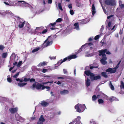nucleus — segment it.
<instances>
[{
    "mask_svg": "<svg viewBox=\"0 0 124 124\" xmlns=\"http://www.w3.org/2000/svg\"><path fill=\"white\" fill-rule=\"evenodd\" d=\"M77 57V56L75 54H73L70 55L68 56L67 57L64 58L63 60L61 59L57 63V64L59 65H60L63 62L66 61L67 60L69 61H70L71 59L76 58Z\"/></svg>",
    "mask_w": 124,
    "mask_h": 124,
    "instance_id": "1",
    "label": "nucleus"
},
{
    "mask_svg": "<svg viewBox=\"0 0 124 124\" xmlns=\"http://www.w3.org/2000/svg\"><path fill=\"white\" fill-rule=\"evenodd\" d=\"M51 37V36H48V38L42 44V45L44 47H45L52 45L53 43V41L52 40H51L49 39Z\"/></svg>",
    "mask_w": 124,
    "mask_h": 124,
    "instance_id": "2",
    "label": "nucleus"
},
{
    "mask_svg": "<svg viewBox=\"0 0 124 124\" xmlns=\"http://www.w3.org/2000/svg\"><path fill=\"white\" fill-rule=\"evenodd\" d=\"M99 52V56H106V55L105 54L106 53L107 54H110L111 53L107 49H102L98 51Z\"/></svg>",
    "mask_w": 124,
    "mask_h": 124,
    "instance_id": "3",
    "label": "nucleus"
},
{
    "mask_svg": "<svg viewBox=\"0 0 124 124\" xmlns=\"http://www.w3.org/2000/svg\"><path fill=\"white\" fill-rule=\"evenodd\" d=\"M104 3L106 4L108 6H114L116 4L115 0H105Z\"/></svg>",
    "mask_w": 124,
    "mask_h": 124,
    "instance_id": "4",
    "label": "nucleus"
},
{
    "mask_svg": "<svg viewBox=\"0 0 124 124\" xmlns=\"http://www.w3.org/2000/svg\"><path fill=\"white\" fill-rule=\"evenodd\" d=\"M44 85H42L39 83H38L36 84L35 83L33 84L31 86V88L32 87V88H35L37 90H39L41 89L42 90V88L44 86Z\"/></svg>",
    "mask_w": 124,
    "mask_h": 124,
    "instance_id": "5",
    "label": "nucleus"
},
{
    "mask_svg": "<svg viewBox=\"0 0 124 124\" xmlns=\"http://www.w3.org/2000/svg\"><path fill=\"white\" fill-rule=\"evenodd\" d=\"M81 119V117L78 116L77 117L75 118L73 122H71L72 124H82L81 122L80 121Z\"/></svg>",
    "mask_w": 124,
    "mask_h": 124,
    "instance_id": "6",
    "label": "nucleus"
},
{
    "mask_svg": "<svg viewBox=\"0 0 124 124\" xmlns=\"http://www.w3.org/2000/svg\"><path fill=\"white\" fill-rule=\"evenodd\" d=\"M47 31H42L38 32V31H31L30 32L31 34L33 35H41V34H44Z\"/></svg>",
    "mask_w": 124,
    "mask_h": 124,
    "instance_id": "7",
    "label": "nucleus"
},
{
    "mask_svg": "<svg viewBox=\"0 0 124 124\" xmlns=\"http://www.w3.org/2000/svg\"><path fill=\"white\" fill-rule=\"evenodd\" d=\"M107 59V58L106 56H102V57L100 60V61L101 63L103 65H105L107 63V62L106 60Z\"/></svg>",
    "mask_w": 124,
    "mask_h": 124,
    "instance_id": "8",
    "label": "nucleus"
},
{
    "mask_svg": "<svg viewBox=\"0 0 124 124\" xmlns=\"http://www.w3.org/2000/svg\"><path fill=\"white\" fill-rule=\"evenodd\" d=\"M116 71V70L114 68H109L106 70V72H109L111 74L114 73Z\"/></svg>",
    "mask_w": 124,
    "mask_h": 124,
    "instance_id": "9",
    "label": "nucleus"
},
{
    "mask_svg": "<svg viewBox=\"0 0 124 124\" xmlns=\"http://www.w3.org/2000/svg\"><path fill=\"white\" fill-rule=\"evenodd\" d=\"M101 77L100 75H97L95 76L94 74L93 73V77H92L90 79L91 81H92L94 80H97L98 79H101Z\"/></svg>",
    "mask_w": 124,
    "mask_h": 124,
    "instance_id": "10",
    "label": "nucleus"
},
{
    "mask_svg": "<svg viewBox=\"0 0 124 124\" xmlns=\"http://www.w3.org/2000/svg\"><path fill=\"white\" fill-rule=\"evenodd\" d=\"M84 73L87 76H90V79L92 77H93V73H92L89 70H85L84 72Z\"/></svg>",
    "mask_w": 124,
    "mask_h": 124,
    "instance_id": "11",
    "label": "nucleus"
},
{
    "mask_svg": "<svg viewBox=\"0 0 124 124\" xmlns=\"http://www.w3.org/2000/svg\"><path fill=\"white\" fill-rule=\"evenodd\" d=\"M20 22L18 25V27L20 28H21L23 27L25 24V21H23L21 19H20Z\"/></svg>",
    "mask_w": 124,
    "mask_h": 124,
    "instance_id": "12",
    "label": "nucleus"
},
{
    "mask_svg": "<svg viewBox=\"0 0 124 124\" xmlns=\"http://www.w3.org/2000/svg\"><path fill=\"white\" fill-rule=\"evenodd\" d=\"M78 105L79 106L81 110V112H83L85 110V105L84 104H81L78 103Z\"/></svg>",
    "mask_w": 124,
    "mask_h": 124,
    "instance_id": "13",
    "label": "nucleus"
},
{
    "mask_svg": "<svg viewBox=\"0 0 124 124\" xmlns=\"http://www.w3.org/2000/svg\"><path fill=\"white\" fill-rule=\"evenodd\" d=\"M18 111V108L17 107L12 108L9 109V111L12 114H14L16 112Z\"/></svg>",
    "mask_w": 124,
    "mask_h": 124,
    "instance_id": "14",
    "label": "nucleus"
},
{
    "mask_svg": "<svg viewBox=\"0 0 124 124\" xmlns=\"http://www.w3.org/2000/svg\"><path fill=\"white\" fill-rule=\"evenodd\" d=\"M90 20L89 18H86L85 19H83L81 21L80 23L81 24H85L88 23Z\"/></svg>",
    "mask_w": 124,
    "mask_h": 124,
    "instance_id": "15",
    "label": "nucleus"
},
{
    "mask_svg": "<svg viewBox=\"0 0 124 124\" xmlns=\"http://www.w3.org/2000/svg\"><path fill=\"white\" fill-rule=\"evenodd\" d=\"M41 106L44 107L47 106L49 105V103L44 101H41L40 103Z\"/></svg>",
    "mask_w": 124,
    "mask_h": 124,
    "instance_id": "16",
    "label": "nucleus"
},
{
    "mask_svg": "<svg viewBox=\"0 0 124 124\" xmlns=\"http://www.w3.org/2000/svg\"><path fill=\"white\" fill-rule=\"evenodd\" d=\"M50 29L52 30H54V28H53V27H52L51 25L49 26V24L47 26V27L44 30V31H47L48 30H49Z\"/></svg>",
    "mask_w": 124,
    "mask_h": 124,
    "instance_id": "17",
    "label": "nucleus"
},
{
    "mask_svg": "<svg viewBox=\"0 0 124 124\" xmlns=\"http://www.w3.org/2000/svg\"><path fill=\"white\" fill-rule=\"evenodd\" d=\"M39 121L38 122H42V123L45 121V119H44L43 116V115H41L39 119Z\"/></svg>",
    "mask_w": 124,
    "mask_h": 124,
    "instance_id": "18",
    "label": "nucleus"
},
{
    "mask_svg": "<svg viewBox=\"0 0 124 124\" xmlns=\"http://www.w3.org/2000/svg\"><path fill=\"white\" fill-rule=\"evenodd\" d=\"M93 45V44L92 43H86V44H85V45H83L82 46V47L79 49V50H78V51L80 52L81 51H82V50L83 49V47L84 46L86 45H88V46H90L91 45Z\"/></svg>",
    "mask_w": 124,
    "mask_h": 124,
    "instance_id": "19",
    "label": "nucleus"
},
{
    "mask_svg": "<svg viewBox=\"0 0 124 124\" xmlns=\"http://www.w3.org/2000/svg\"><path fill=\"white\" fill-rule=\"evenodd\" d=\"M91 84L90 80L88 78H87L85 80V84L87 87L89 86Z\"/></svg>",
    "mask_w": 124,
    "mask_h": 124,
    "instance_id": "20",
    "label": "nucleus"
},
{
    "mask_svg": "<svg viewBox=\"0 0 124 124\" xmlns=\"http://www.w3.org/2000/svg\"><path fill=\"white\" fill-rule=\"evenodd\" d=\"M92 15H94L96 13L95 7L94 4H93L92 5Z\"/></svg>",
    "mask_w": 124,
    "mask_h": 124,
    "instance_id": "21",
    "label": "nucleus"
},
{
    "mask_svg": "<svg viewBox=\"0 0 124 124\" xmlns=\"http://www.w3.org/2000/svg\"><path fill=\"white\" fill-rule=\"evenodd\" d=\"M75 109H76V111L79 113L81 112V109L79 108V106L78 105V104L75 106Z\"/></svg>",
    "mask_w": 124,
    "mask_h": 124,
    "instance_id": "22",
    "label": "nucleus"
},
{
    "mask_svg": "<svg viewBox=\"0 0 124 124\" xmlns=\"http://www.w3.org/2000/svg\"><path fill=\"white\" fill-rule=\"evenodd\" d=\"M44 30L45 29L44 28V27L43 26H42L39 27H37L35 29V30L39 31H44Z\"/></svg>",
    "mask_w": 124,
    "mask_h": 124,
    "instance_id": "23",
    "label": "nucleus"
},
{
    "mask_svg": "<svg viewBox=\"0 0 124 124\" xmlns=\"http://www.w3.org/2000/svg\"><path fill=\"white\" fill-rule=\"evenodd\" d=\"M74 28L78 30L79 29V26L78 24V23H75L74 25Z\"/></svg>",
    "mask_w": 124,
    "mask_h": 124,
    "instance_id": "24",
    "label": "nucleus"
},
{
    "mask_svg": "<svg viewBox=\"0 0 124 124\" xmlns=\"http://www.w3.org/2000/svg\"><path fill=\"white\" fill-rule=\"evenodd\" d=\"M69 91L66 90H64L62 91H61L60 92V93L62 94H68L69 93Z\"/></svg>",
    "mask_w": 124,
    "mask_h": 124,
    "instance_id": "25",
    "label": "nucleus"
},
{
    "mask_svg": "<svg viewBox=\"0 0 124 124\" xmlns=\"http://www.w3.org/2000/svg\"><path fill=\"white\" fill-rule=\"evenodd\" d=\"M18 2H23L21 4V6H26L27 4V3L25 1H18Z\"/></svg>",
    "mask_w": 124,
    "mask_h": 124,
    "instance_id": "26",
    "label": "nucleus"
},
{
    "mask_svg": "<svg viewBox=\"0 0 124 124\" xmlns=\"http://www.w3.org/2000/svg\"><path fill=\"white\" fill-rule=\"evenodd\" d=\"M56 24V22H54V23H51L49 24V26L51 25V26L52 27H53V28H54V30H55V29H57L55 27Z\"/></svg>",
    "mask_w": 124,
    "mask_h": 124,
    "instance_id": "27",
    "label": "nucleus"
},
{
    "mask_svg": "<svg viewBox=\"0 0 124 124\" xmlns=\"http://www.w3.org/2000/svg\"><path fill=\"white\" fill-rule=\"evenodd\" d=\"M45 88L46 89V91H48L50 89L51 87L49 86H45L44 85V86L42 88V90L44 89Z\"/></svg>",
    "mask_w": 124,
    "mask_h": 124,
    "instance_id": "28",
    "label": "nucleus"
},
{
    "mask_svg": "<svg viewBox=\"0 0 124 124\" xmlns=\"http://www.w3.org/2000/svg\"><path fill=\"white\" fill-rule=\"evenodd\" d=\"M101 76L105 78H107L108 76L107 75L106 73L105 72H103L101 73Z\"/></svg>",
    "mask_w": 124,
    "mask_h": 124,
    "instance_id": "29",
    "label": "nucleus"
},
{
    "mask_svg": "<svg viewBox=\"0 0 124 124\" xmlns=\"http://www.w3.org/2000/svg\"><path fill=\"white\" fill-rule=\"evenodd\" d=\"M26 83H18V85L20 87H23L26 85L27 84Z\"/></svg>",
    "mask_w": 124,
    "mask_h": 124,
    "instance_id": "30",
    "label": "nucleus"
},
{
    "mask_svg": "<svg viewBox=\"0 0 124 124\" xmlns=\"http://www.w3.org/2000/svg\"><path fill=\"white\" fill-rule=\"evenodd\" d=\"M47 63L46 62H41L40 63L39 65V66H43L46 65H47Z\"/></svg>",
    "mask_w": 124,
    "mask_h": 124,
    "instance_id": "31",
    "label": "nucleus"
},
{
    "mask_svg": "<svg viewBox=\"0 0 124 124\" xmlns=\"http://www.w3.org/2000/svg\"><path fill=\"white\" fill-rule=\"evenodd\" d=\"M97 99V97L95 95H93L92 98V100L93 101H95Z\"/></svg>",
    "mask_w": 124,
    "mask_h": 124,
    "instance_id": "32",
    "label": "nucleus"
},
{
    "mask_svg": "<svg viewBox=\"0 0 124 124\" xmlns=\"http://www.w3.org/2000/svg\"><path fill=\"white\" fill-rule=\"evenodd\" d=\"M76 3V5L77 6L79 7H80L81 6V5L80 2L77 1Z\"/></svg>",
    "mask_w": 124,
    "mask_h": 124,
    "instance_id": "33",
    "label": "nucleus"
},
{
    "mask_svg": "<svg viewBox=\"0 0 124 124\" xmlns=\"http://www.w3.org/2000/svg\"><path fill=\"white\" fill-rule=\"evenodd\" d=\"M7 54H8L7 52L3 53L2 55V57L3 58H6L7 57Z\"/></svg>",
    "mask_w": 124,
    "mask_h": 124,
    "instance_id": "34",
    "label": "nucleus"
},
{
    "mask_svg": "<svg viewBox=\"0 0 124 124\" xmlns=\"http://www.w3.org/2000/svg\"><path fill=\"white\" fill-rule=\"evenodd\" d=\"M121 85H120V87L121 89H122L123 88L124 89V84L123 82L121 81Z\"/></svg>",
    "mask_w": 124,
    "mask_h": 124,
    "instance_id": "35",
    "label": "nucleus"
},
{
    "mask_svg": "<svg viewBox=\"0 0 124 124\" xmlns=\"http://www.w3.org/2000/svg\"><path fill=\"white\" fill-rule=\"evenodd\" d=\"M98 102L99 104H101L103 103L104 102V101L102 99H98Z\"/></svg>",
    "mask_w": 124,
    "mask_h": 124,
    "instance_id": "36",
    "label": "nucleus"
},
{
    "mask_svg": "<svg viewBox=\"0 0 124 124\" xmlns=\"http://www.w3.org/2000/svg\"><path fill=\"white\" fill-rule=\"evenodd\" d=\"M110 86L111 89L112 90H114V87L113 85L112 84L111 81L110 82Z\"/></svg>",
    "mask_w": 124,
    "mask_h": 124,
    "instance_id": "37",
    "label": "nucleus"
},
{
    "mask_svg": "<svg viewBox=\"0 0 124 124\" xmlns=\"http://www.w3.org/2000/svg\"><path fill=\"white\" fill-rule=\"evenodd\" d=\"M58 7L59 9L61 10L62 11L63 9L62 8L61 3H58Z\"/></svg>",
    "mask_w": 124,
    "mask_h": 124,
    "instance_id": "38",
    "label": "nucleus"
},
{
    "mask_svg": "<svg viewBox=\"0 0 124 124\" xmlns=\"http://www.w3.org/2000/svg\"><path fill=\"white\" fill-rule=\"evenodd\" d=\"M89 68H90L92 70L93 68H94L93 66H90V67H89V66H87L85 68V70H87L88 69H89Z\"/></svg>",
    "mask_w": 124,
    "mask_h": 124,
    "instance_id": "39",
    "label": "nucleus"
},
{
    "mask_svg": "<svg viewBox=\"0 0 124 124\" xmlns=\"http://www.w3.org/2000/svg\"><path fill=\"white\" fill-rule=\"evenodd\" d=\"M40 49V48L39 47H38L37 48H36L35 49H34L32 51V52H35L36 51H38Z\"/></svg>",
    "mask_w": 124,
    "mask_h": 124,
    "instance_id": "40",
    "label": "nucleus"
},
{
    "mask_svg": "<svg viewBox=\"0 0 124 124\" xmlns=\"http://www.w3.org/2000/svg\"><path fill=\"white\" fill-rule=\"evenodd\" d=\"M20 72H18L17 73L13 76V77L14 78H16L19 75Z\"/></svg>",
    "mask_w": 124,
    "mask_h": 124,
    "instance_id": "41",
    "label": "nucleus"
},
{
    "mask_svg": "<svg viewBox=\"0 0 124 124\" xmlns=\"http://www.w3.org/2000/svg\"><path fill=\"white\" fill-rule=\"evenodd\" d=\"M62 20V19L61 18H58L56 21L55 22L58 23L61 22Z\"/></svg>",
    "mask_w": 124,
    "mask_h": 124,
    "instance_id": "42",
    "label": "nucleus"
},
{
    "mask_svg": "<svg viewBox=\"0 0 124 124\" xmlns=\"http://www.w3.org/2000/svg\"><path fill=\"white\" fill-rule=\"evenodd\" d=\"M53 83V81H48L47 82H44V83H43V84L44 85V84H47V83Z\"/></svg>",
    "mask_w": 124,
    "mask_h": 124,
    "instance_id": "43",
    "label": "nucleus"
},
{
    "mask_svg": "<svg viewBox=\"0 0 124 124\" xmlns=\"http://www.w3.org/2000/svg\"><path fill=\"white\" fill-rule=\"evenodd\" d=\"M22 61H20L18 63V64L17 65V66L18 67H20V66L21 65L22 63Z\"/></svg>",
    "mask_w": 124,
    "mask_h": 124,
    "instance_id": "44",
    "label": "nucleus"
},
{
    "mask_svg": "<svg viewBox=\"0 0 124 124\" xmlns=\"http://www.w3.org/2000/svg\"><path fill=\"white\" fill-rule=\"evenodd\" d=\"M7 80L8 81L9 83H11L12 82V80L10 78H7Z\"/></svg>",
    "mask_w": 124,
    "mask_h": 124,
    "instance_id": "45",
    "label": "nucleus"
},
{
    "mask_svg": "<svg viewBox=\"0 0 124 124\" xmlns=\"http://www.w3.org/2000/svg\"><path fill=\"white\" fill-rule=\"evenodd\" d=\"M90 123L92 124H97L95 121H94L93 119H92L90 121Z\"/></svg>",
    "mask_w": 124,
    "mask_h": 124,
    "instance_id": "46",
    "label": "nucleus"
},
{
    "mask_svg": "<svg viewBox=\"0 0 124 124\" xmlns=\"http://www.w3.org/2000/svg\"><path fill=\"white\" fill-rule=\"evenodd\" d=\"M99 37L100 35H97L95 37L94 39L95 40H97L99 38Z\"/></svg>",
    "mask_w": 124,
    "mask_h": 124,
    "instance_id": "47",
    "label": "nucleus"
},
{
    "mask_svg": "<svg viewBox=\"0 0 124 124\" xmlns=\"http://www.w3.org/2000/svg\"><path fill=\"white\" fill-rule=\"evenodd\" d=\"M4 48V46L2 45H0V50H2Z\"/></svg>",
    "mask_w": 124,
    "mask_h": 124,
    "instance_id": "48",
    "label": "nucleus"
},
{
    "mask_svg": "<svg viewBox=\"0 0 124 124\" xmlns=\"http://www.w3.org/2000/svg\"><path fill=\"white\" fill-rule=\"evenodd\" d=\"M70 14L72 15H73L74 14L73 11L72 10H70Z\"/></svg>",
    "mask_w": 124,
    "mask_h": 124,
    "instance_id": "49",
    "label": "nucleus"
},
{
    "mask_svg": "<svg viewBox=\"0 0 124 124\" xmlns=\"http://www.w3.org/2000/svg\"><path fill=\"white\" fill-rule=\"evenodd\" d=\"M29 80L30 81V82H34L35 81V79L33 78H32L31 79L30 78V79Z\"/></svg>",
    "mask_w": 124,
    "mask_h": 124,
    "instance_id": "50",
    "label": "nucleus"
},
{
    "mask_svg": "<svg viewBox=\"0 0 124 124\" xmlns=\"http://www.w3.org/2000/svg\"><path fill=\"white\" fill-rule=\"evenodd\" d=\"M30 79V78H24V81L25 82H27Z\"/></svg>",
    "mask_w": 124,
    "mask_h": 124,
    "instance_id": "51",
    "label": "nucleus"
},
{
    "mask_svg": "<svg viewBox=\"0 0 124 124\" xmlns=\"http://www.w3.org/2000/svg\"><path fill=\"white\" fill-rule=\"evenodd\" d=\"M108 27H111V23L110 21H109L108 23L107 26Z\"/></svg>",
    "mask_w": 124,
    "mask_h": 124,
    "instance_id": "52",
    "label": "nucleus"
},
{
    "mask_svg": "<svg viewBox=\"0 0 124 124\" xmlns=\"http://www.w3.org/2000/svg\"><path fill=\"white\" fill-rule=\"evenodd\" d=\"M9 12H8L7 11H2V15H4V14L6 13V14H8V13Z\"/></svg>",
    "mask_w": 124,
    "mask_h": 124,
    "instance_id": "53",
    "label": "nucleus"
},
{
    "mask_svg": "<svg viewBox=\"0 0 124 124\" xmlns=\"http://www.w3.org/2000/svg\"><path fill=\"white\" fill-rule=\"evenodd\" d=\"M111 27H108V26H106V29H107L108 30L110 31L111 29Z\"/></svg>",
    "mask_w": 124,
    "mask_h": 124,
    "instance_id": "54",
    "label": "nucleus"
},
{
    "mask_svg": "<svg viewBox=\"0 0 124 124\" xmlns=\"http://www.w3.org/2000/svg\"><path fill=\"white\" fill-rule=\"evenodd\" d=\"M47 71V70L46 69H44L42 70V72L43 73H45Z\"/></svg>",
    "mask_w": 124,
    "mask_h": 124,
    "instance_id": "55",
    "label": "nucleus"
},
{
    "mask_svg": "<svg viewBox=\"0 0 124 124\" xmlns=\"http://www.w3.org/2000/svg\"><path fill=\"white\" fill-rule=\"evenodd\" d=\"M104 28V26L103 25H102L101 26V27L100 29V31H102Z\"/></svg>",
    "mask_w": 124,
    "mask_h": 124,
    "instance_id": "56",
    "label": "nucleus"
},
{
    "mask_svg": "<svg viewBox=\"0 0 124 124\" xmlns=\"http://www.w3.org/2000/svg\"><path fill=\"white\" fill-rule=\"evenodd\" d=\"M63 73L64 74H66L67 73V71L66 69H63Z\"/></svg>",
    "mask_w": 124,
    "mask_h": 124,
    "instance_id": "57",
    "label": "nucleus"
},
{
    "mask_svg": "<svg viewBox=\"0 0 124 124\" xmlns=\"http://www.w3.org/2000/svg\"><path fill=\"white\" fill-rule=\"evenodd\" d=\"M120 7L122 9L123 8H124V4H122L121 5Z\"/></svg>",
    "mask_w": 124,
    "mask_h": 124,
    "instance_id": "58",
    "label": "nucleus"
},
{
    "mask_svg": "<svg viewBox=\"0 0 124 124\" xmlns=\"http://www.w3.org/2000/svg\"><path fill=\"white\" fill-rule=\"evenodd\" d=\"M68 7L70 9L72 8V6L71 4H70L69 5Z\"/></svg>",
    "mask_w": 124,
    "mask_h": 124,
    "instance_id": "59",
    "label": "nucleus"
},
{
    "mask_svg": "<svg viewBox=\"0 0 124 124\" xmlns=\"http://www.w3.org/2000/svg\"><path fill=\"white\" fill-rule=\"evenodd\" d=\"M113 15H111L110 16H109L107 17V19H109L110 18L113 17Z\"/></svg>",
    "mask_w": 124,
    "mask_h": 124,
    "instance_id": "60",
    "label": "nucleus"
},
{
    "mask_svg": "<svg viewBox=\"0 0 124 124\" xmlns=\"http://www.w3.org/2000/svg\"><path fill=\"white\" fill-rule=\"evenodd\" d=\"M116 29V28H115V26L114 25L112 28H111V30H115Z\"/></svg>",
    "mask_w": 124,
    "mask_h": 124,
    "instance_id": "61",
    "label": "nucleus"
},
{
    "mask_svg": "<svg viewBox=\"0 0 124 124\" xmlns=\"http://www.w3.org/2000/svg\"><path fill=\"white\" fill-rule=\"evenodd\" d=\"M52 2V0H48V3L49 4H51Z\"/></svg>",
    "mask_w": 124,
    "mask_h": 124,
    "instance_id": "62",
    "label": "nucleus"
},
{
    "mask_svg": "<svg viewBox=\"0 0 124 124\" xmlns=\"http://www.w3.org/2000/svg\"><path fill=\"white\" fill-rule=\"evenodd\" d=\"M50 59H51V60H52V59H56V57H55V56H54H54H53V57H50Z\"/></svg>",
    "mask_w": 124,
    "mask_h": 124,
    "instance_id": "63",
    "label": "nucleus"
},
{
    "mask_svg": "<svg viewBox=\"0 0 124 124\" xmlns=\"http://www.w3.org/2000/svg\"><path fill=\"white\" fill-rule=\"evenodd\" d=\"M93 39L91 37L88 40L89 41H91L93 40Z\"/></svg>",
    "mask_w": 124,
    "mask_h": 124,
    "instance_id": "64",
    "label": "nucleus"
}]
</instances>
